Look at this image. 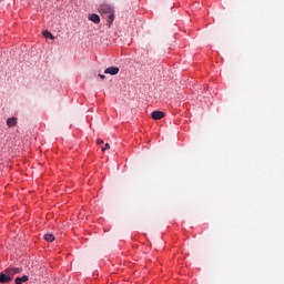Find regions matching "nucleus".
Listing matches in <instances>:
<instances>
[{
	"mask_svg": "<svg viewBox=\"0 0 284 284\" xmlns=\"http://www.w3.org/2000/svg\"><path fill=\"white\" fill-rule=\"evenodd\" d=\"M98 12H100V14L106 19L109 26L114 23V8H112L110 4H101Z\"/></svg>",
	"mask_w": 284,
	"mask_h": 284,
	"instance_id": "1",
	"label": "nucleus"
},
{
	"mask_svg": "<svg viewBox=\"0 0 284 284\" xmlns=\"http://www.w3.org/2000/svg\"><path fill=\"white\" fill-rule=\"evenodd\" d=\"M21 268L19 267H12V268H7L4 270L6 275L8 276V278H10V281H12L16 276V274H20Z\"/></svg>",
	"mask_w": 284,
	"mask_h": 284,
	"instance_id": "2",
	"label": "nucleus"
},
{
	"mask_svg": "<svg viewBox=\"0 0 284 284\" xmlns=\"http://www.w3.org/2000/svg\"><path fill=\"white\" fill-rule=\"evenodd\" d=\"M151 116L154 121H161V119H163V116H165V113L163 111H153L151 113Z\"/></svg>",
	"mask_w": 284,
	"mask_h": 284,
	"instance_id": "3",
	"label": "nucleus"
},
{
	"mask_svg": "<svg viewBox=\"0 0 284 284\" xmlns=\"http://www.w3.org/2000/svg\"><path fill=\"white\" fill-rule=\"evenodd\" d=\"M104 74H111L114 77V74H119V67H110L104 70Z\"/></svg>",
	"mask_w": 284,
	"mask_h": 284,
	"instance_id": "4",
	"label": "nucleus"
},
{
	"mask_svg": "<svg viewBox=\"0 0 284 284\" xmlns=\"http://www.w3.org/2000/svg\"><path fill=\"white\" fill-rule=\"evenodd\" d=\"M89 21H92L93 23H101V18L97 13L89 14Z\"/></svg>",
	"mask_w": 284,
	"mask_h": 284,
	"instance_id": "5",
	"label": "nucleus"
},
{
	"mask_svg": "<svg viewBox=\"0 0 284 284\" xmlns=\"http://www.w3.org/2000/svg\"><path fill=\"white\" fill-rule=\"evenodd\" d=\"M11 280L8 277V275L3 272L0 273V283H10Z\"/></svg>",
	"mask_w": 284,
	"mask_h": 284,
	"instance_id": "6",
	"label": "nucleus"
},
{
	"mask_svg": "<svg viewBox=\"0 0 284 284\" xmlns=\"http://www.w3.org/2000/svg\"><path fill=\"white\" fill-rule=\"evenodd\" d=\"M17 121H18L17 118H9V119L7 120V125H8V128H14V125H17Z\"/></svg>",
	"mask_w": 284,
	"mask_h": 284,
	"instance_id": "7",
	"label": "nucleus"
},
{
	"mask_svg": "<svg viewBox=\"0 0 284 284\" xmlns=\"http://www.w3.org/2000/svg\"><path fill=\"white\" fill-rule=\"evenodd\" d=\"M28 281H29L28 275H23L22 277H17V278H16V284L28 283Z\"/></svg>",
	"mask_w": 284,
	"mask_h": 284,
	"instance_id": "8",
	"label": "nucleus"
},
{
	"mask_svg": "<svg viewBox=\"0 0 284 284\" xmlns=\"http://www.w3.org/2000/svg\"><path fill=\"white\" fill-rule=\"evenodd\" d=\"M44 241L52 243V241H54V235L50 233L44 234Z\"/></svg>",
	"mask_w": 284,
	"mask_h": 284,
	"instance_id": "9",
	"label": "nucleus"
},
{
	"mask_svg": "<svg viewBox=\"0 0 284 284\" xmlns=\"http://www.w3.org/2000/svg\"><path fill=\"white\" fill-rule=\"evenodd\" d=\"M43 37H45V39H52L54 40V36H52V33L48 30L42 32Z\"/></svg>",
	"mask_w": 284,
	"mask_h": 284,
	"instance_id": "10",
	"label": "nucleus"
},
{
	"mask_svg": "<svg viewBox=\"0 0 284 284\" xmlns=\"http://www.w3.org/2000/svg\"><path fill=\"white\" fill-rule=\"evenodd\" d=\"M105 150H110V144H105L104 148H102V152H105Z\"/></svg>",
	"mask_w": 284,
	"mask_h": 284,
	"instance_id": "11",
	"label": "nucleus"
},
{
	"mask_svg": "<svg viewBox=\"0 0 284 284\" xmlns=\"http://www.w3.org/2000/svg\"><path fill=\"white\" fill-rule=\"evenodd\" d=\"M97 143L98 145H103V140H98Z\"/></svg>",
	"mask_w": 284,
	"mask_h": 284,
	"instance_id": "12",
	"label": "nucleus"
},
{
	"mask_svg": "<svg viewBox=\"0 0 284 284\" xmlns=\"http://www.w3.org/2000/svg\"><path fill=\"white\" fill-rule=\"evenodd\" d=\"M100 79H105V75L99 74Z\"/></svg>",
	"mask_w": 284,
	"mask_h": 284,
	"instance_id": "13",
	"label": "nucleus"
}]
</instances>
